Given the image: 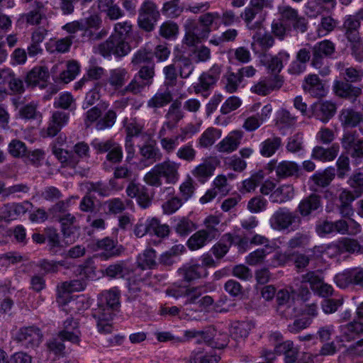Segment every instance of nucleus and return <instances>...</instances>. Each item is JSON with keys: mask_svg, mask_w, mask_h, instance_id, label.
<instances>
[{"mask_svg": "<svg viewBox=\"0 0 363 363\" xmlns=\"http://www.w3.org/2000/svg\"><path fill=\"white\" fill-rule=\"evenodd\" d=\"M338 241L342 253H354L361 252L362 247L357 240L348 238H342Z\"/></svg>", "mask_w": 363, "mask_h": 363, "instance_id": "62", "label": "nucleus"}, {"mask_svg": "<svg viewBox=\"0 0 363 363\" xmlns=\"http://www.w3.org/2000/svg\"><path fill=\"white\" fill-rule=\"evenodd\" d=\"M80 332L78 328V323L72 318H68L62 325V328L58 333V337L61 340H67L74 344H78L80 341Z\"/></svg>", "mask_w": 363, "mask_h": 363, "instance_id": "15", "label": "nucleus"}, {"mask_svg": "<svg viewBox=\"0 0 363 363\" xmlns=\"http://www.w3.org/2000/svg\"><path fill=\"white\" fill-rule=\"evenodd\" d=\"M159 17L160 13L155 3L149 0L145 1L139 10L140 27L147 31L152 30Z\"/></svg>", "mask_w": 363, "mask_h": 363, "instance_id": "7", "label": "nucleus"}, {"mask_svg": "<svg viewBox=\"0 0 363 363\" xmlns=\"http://www.w3.org/2000/svg\"><path fill=\"white\" fill-rule=\"evenodd\" d=\"M8 151L13 157H22L26 155L27 147L23 142L13 139L8 145Z\"/></svg>", "mask_w": 363, "mask_h": 363, "instance_id": "64", "label": "nucleus"}, {"mask_svg": "<svg viewBox=\"0 0 363 363\" xmlns=\"http://www.w3.org/2000/svg\"><path fill=\"white\" fill-rule=\"evenodd\" d=\"M157 255L155 250L145 249L137 257V266L143 270L154 269L157 267Z\"/></svg>", "mask_w": 363, "mask_h": 363, "instance_id": "35", "label": "nucleus"}, {"mask_svg": "<svg viewBox=\"0 0 363 363\" xmlns=\"http://www.w3.org/2000/svg\"><path fill=\"white\" fill-rule=\"evenodd\" d=\"M179 0H172L163 5L162 13L169 18H174L179 16L183 8L179 5Z\"/></svg>", "mask_w": 363, "mask_h": 363, "instance_id": "63", "label": "nucleus"}, {"mask_svg": "<svg viewBox=\"0 0 363 363\" xmlns=\"http://www.w3.org/2000/svg\"><path fill=\"white\" fill-rule=\"evenodd\" d=\"M289 60V54L286 51H281L273 57L265 56L263 61L269 70L274 73H278L282 69L284 64L288 62Z\"/></svg>", "mask_w": 363, "mask_h": 363, "instance_id": "31", "label": "nucleus"}, {"mask_svg": "<svg viewBox=\"0 0 363 363\" xmlns=\"http://www.w3.org/2000/svg\"><path fill=\"white\" fill-rule=\"evenodd\" d=\"M252 47L255 49V46L257 45L262 48V49H268L274 45V38L272 36L266 33L261 28H259L257 31L252 36Z\"/></svg>", "mask_w": 363, "mask_h": 363, "instance_id": "50", "label": "nucleus"}, {"mask_svg": "<svg viewBox=\"0 0 363 363\" xmlns=\"http://www.w3.org/2000/svg\"><path fill=\"white\" fill-rule=\"evenodd\" d=\"M30 205L29 202L4 204L0 208V218L6 220H15L25 214Z\"/></svg>", "mask_w": 363, "mask_h": 363, "instance_id": "14", "label": "nucleus"}, {"mask_svg": "<svg viewBox=\"0 0 363 363\" xmlns=\"http://www.w3.org/2000/svg\"><path fill=\"white\" fill-rule=\"evenodd\" d=\"M160 171L162 177L169 184H176L180 177L179 169L180 164L172 160H165L157 164Z\"/></svg>", "mask_w": 363, "mask_h": 363, "instance_id": "16", "label": "nucleus"}, {"mask_svg": "<svg viewBox=\"0 0 363 363\" xmlns=\"http://www.w3.org/2000/svg\"><path fill=\"white\" fill-rule=\"evenodd\" d=\"M340 121L343 127H355L362 121V115L352 109L342 110Z\"/></svg>", "mask_w": 363, "mask_h": 363, "instance_id": "47", "label": "nucleus"}, {"mask_svg": "<svg viewBox=\"0 0 363 363\" xmlns=\"http://www.w3.org/2000/svg\"><path fill=\"white\" fill-rule=\"evenodd\" d=\"M16 340L27 348L38 347L42 342L43 334L36 327L21 328L15 335Z\"/></svg>", "mask_w": 363, "mask_h": 363, "instance_id": "8", "label": "nucleus"}, {"mask_svg": "<svg viewBox=\"0 0 363 363\" xmlns=\"http://www.w3.org/2000/svg\"><path fill=\"white\" fill-rule=\"evenodd\" d=\"M220 221V217L217 215H208L204 218L203 223L205 228L202 230L211 240L216 239L219 236Z\"/></svg>", "mask_w": 363, "mask_h": 363, "instance_id": "38", "label": "nucleus"}, {"mask_svg": "<svg viewBox=\"0 0 363 363\" xmlns=\"http://www.w3.org/2000/svg\"><path fill=\"white\" fill-rule=\"evenodd\" d=\"M128 79L129 73L127 69L122 67L111 69L104 84L105 89L111 95L116 92L120 94Z\"/></svg>", "mask_w": 363, "mask_h": 363, "instance_id": "6", "label": "nucleus"}, {"mask_svg": "<svg viewBox=\"0 0 363 363\" xmlns=\"http://www.w3.org/2000/svg\"><path fill=\"white\" fill-rule=\"evenodd\" d=\"M339 145L333 144L329 148H324L321 146H316L312 152V157L322 162L333 161L339 152Z\"/></svg>", "mask_w": 363, "mask_h": 363, "instance_id": "32", "label": "nucleus"}, {"mask_svg": "<svg viewBox=\"0 0 363 363\" xmlns=\"http://www.w3.org/2000/svg\"><path fill=\"white\" fill-rule=\"evenodd\" d=\"M203 230H198L193 234L187 241V245L191 250H199L212 241Z\"/></svg>", "mask_w": 363, "mask_h": 363, "instance_id": "49", "label": "nucleus"}, {"mask_svg": "<svg viewBox=\"0 0 363 363\" xmlns=\"http://www.w3.org/2000/svg\"><path fill=\"white\" fill-rule=\"evenodd\" d=\"M35 7L29 12L22 15V19L30 25L35 26L41 23L42 20L45 18V6L42 2L35 1Z\"/></svg>", "mask_w": 363, "mask_h": 363, "instance_id": "39", "label": "nucleus"}, {"mask_svg": "<svg viewBox=\"0 0 363 363\" xmlns=\"http://www.w3.org/2000/svg\"><path fill=\"white\" fill-rule=\"evenodd\" d=\"M176 155L179 159L190 162L195 160L196 151L192 143H188L177 150Z\"/></svg>", "mask_w": 363, "mask_h": 363, "instance_id": "59", "label": "nucleus"}, {"mask_svg": "<svg viewBox=\"0 0 363 363\" xmlns=\"http://www.w3.org/2000/svg\"><path fill=\"white\" fill-rule=\"evenodd\" d=\"M337 68L344 79L350 83L360 82L363 79V69L361 67H345L342 62H338Z\"/></svg>", "mask_w": 363, "mask_h": 363, "instance_id": "33", "label": "nucleus"}, {"mask_svg": "<svg viewBox=\"0 0 363 363\" xmlns=\"http://www.w3.org/2000/svg\"><path fill=\"white\" fill-rule=\"evenodd\" d=\"M220 25V16L218 13H207L200 17V23L196 22V26H199L201 31L207 30L206 37L211 32V28H218Z\"/></svg>", "mask_w": 363, "mask_h": 363, "instance_id": "36", "label": "nucleus"}, {"mask_svg": "<svg viewBox=\"0 0 363 363\" xmlns=\"http://www.w3.org/2000/svg\"><path fill=\"white\" fill-rule=\"evenodd\" d=\"M53 153L65 167L74 169L76 174H83V172L78 167L79 160L75 155L61 148H55Z\"/></svg>", "mask_w": 363, "mask_h": 363, "instance_id": "28", "label": "nucleus"}, {"mask_svg": "<svg viewBox=\"0 0 363 363\" xmlns=\"http://www.w3.org/2000/svg\"><path fill=\"white\" fill-rule=\"evenodd\" d=\"M129 45L121 38L116 35H111L108 39L94 47L95 53H99L104 57H109L112 55L116 57H123L130 52Z\"/></svg>", "mask_w": 363, "mask_h": 363, "instance_id": "4", "label": "nucleus"}, {"mask_svg": "<svg viewBox=\"0 0 363 363\" xmlns=\"http://www.w3.org/2000/svg\"><path fill=\"white\" fill-rule=\"evenodd\" d=\"M335 105L330 101H320L313 105L314 116L323 123H327L335 113Z\"/></svg>", "mask_w": 363, "mask_h": 363, "instance_id": "26", "label": "nucleus"}, {"mask_svg": "<svg viewBox=\"0 0 363 363\" xmlns=\"http://www.w3.org/2000/svg\"><path fill=\"white\" fill-rule=\"evenodd\" d=\"M294 196V189L291 184H283L270 194L271 201L283 203L292 199Z\"/></svg>", "mask_w": 363, "mask_h": 363, "instance_id": "37", "label": "nucleus"}, {"mask_svg": "<svg viewBox=\"0 0 363 363\" xmlns=\"http://www.w3.org/2000/svg\"><path fill=\"white\" fill-rule=\"evenodd\" d=\"M172 99V91L168 88L160 89L147 101V107L156 111L169 104Z\"/></svg>", "mask_w": 363, "mask_h": 363, "instance_id": "24", "label": "nucleus"}, {"mask_svg": "<svg viewBox=\"0 0 363 363\" xmlns=\"http://www.w3.org/2000/svg\"><path fill=\"white\" fill-rule=\"evenodd\" d=\"M335 51L333 43L329 40H325L316 44L313 48L312 65L320 69L323 65L324 57L332 55Z\"/></svg>", "mask_w": 363, "mask_h": 363, "instance_id": "12", "label": "nucleus"}, {"mask_svg": "<svg viewBox=\"0 0 363 363\" xmlns=\"http://www.w3.org/2000/svg\"><path fill=\"white\" fill-rule=\"evenodd\" d=\"M79 72V65L75 61H69L67 64V69L60 74V79L65 83L73 80Z\"/></svg>", "mask_w": 363, "mask_h": 363, "instance_id": "61", "label": "nucleus"}, {"mask_svg": "<svg viewBox=\"0 0 363 363\" xmlns=\"http://www.w3.org/2000/svg\"><path fill=\"white\" fill-rule=\"evenodd\" d=\"M233 242V238L231 234L223 235L220 241L211 248L212 253L218 259L223 257L228 252Z\"/></svg>", "mask_w": 363, "mask_h": 363, "instance_id": "46", "label": "nucleus"}, {"mask_svg": "<svg viewBox=\"0 0 363 363\" xmlns=\"http://www.w3.org/2000/svg\"><path fill=\"white\" fill-rule=\"evenodd\" d=\"M69 118L67 113L56 111L52 114L46 130V135L49 137L55 136L60 130L65 126Z\"/></svg>", "mask_w": 363, "mask_h": 363, "instance_id": "18", "label": "nucleus"}, {"mask_svg": "<svg viewBox=\"0 0 363 363\" xmlns=\"http://www.w3.org/2000/svg\"><path fill=\"white\" fill-rule=\"evenodd\" d=\"M119 298L120 291L116 287L104 291L99 295L97 308L93 311V317L96 320L99 333L108 334L112 332L111 321L113 311L120 306Z\"/></svg>", "mask_w": 363, "mask_h": 363, "instance_id": "1", "label": "nucleus"}, {"mask_svg": "<svg viewBox=\"0 0 363 363\" xmlns=\"http://www.w3.org/2000/svg\"><path fill=\"white\" fill-rule=\"evenodd\" d=\"M61 224L62 231L64 235L69 236L74 229H76L77 219L75 216L71 213H65L59 218Z\"/></svg>", "mask_w": 363, "mask_h": 363, "instance_id": "58", "label": "nucleus"}, {"mask_svg": "<svg viewBox=\"0 0 363 363\" xmlns=\"http://www.w3.org/2000/svg\"><path fill=\"white\" fill-rule=\"evenodd\" d=\"M94 249L96 251H100V256L105 259L120 255V250L117 248L116 242L109 238L97 240Z\"/></svg>", "mask_w": 363, "mask_h": 363, "instance_id": "23", "label": "nucleus"}, {"mask_svg": "<svg viewBox=\"0 0 363 363\" xmlns=\"http://www.w3.org/2000/svg\"><path fill=\"white\" fill-rule=\"evenodd\" d=\"M224 88L228 93L235 92L242 82L238 72H228L223 77Z\"/></svg>", "mask_w": 363, "mask_h": 363, "instance_id": "56", "label": "nucleus"}, {"mask_svg": "<svg viewBox=\"0 0 363 363\" xmlns=\"http://www.w3.org/2000/svg\"><path fill=\"white\" fill-rule=\"evenodd\" d=\"M143 181L149 186L160 187L162 185V177L157 164H155L143 177Z\"/></svg>", "mask_w": 363, "mask_h": 363, "instance_id": "55", "label": "nucleus"}, {"mask_svg": "<svg viewBox=\"0 0 363 363\" xmlns=\"http://www.w3.org/2000/svg\"><path fill=\"white\" fill-rule=\"evenodd\" d=\"M282 86V82L278 77H270L260 79L251 87L253 93L266 96L274 90L279 89Z\"/></svg>", "mask_w": 363, "mask_h": 363, "instance_id": "19", "label": "nucleus"}, {"mask_svg": "<svg viewBox=\"0 0 363 363\" xmlns=\"http://www.w3.org/2000/svg\"><path fill=\"white\" fill-rule=\"evenodd\" d=\"M361 139L356 130L345 131L341 139L342 148L348 153Z\"/></svg>", "mask_w": 363, "mask_h": 363, "instance_id": "57", "label": "nucleus"}, {"mask_svg": "<svg viewBox=\"0 0 363 363\" xmlns=\"http://www.w3.org/2000/svg\"><path fill=\"white\" fill-rule=\"evenodd\" d=\"M302 88L305 93L313 97H323L326 94V89L316 74L307 75L302 84Z\"/></svg>", "mask_w": 363, "mask_h": 363, "instance_id": "13", "label": "nucleus"}, {"mask_svg": "<svg viewBox=\"0 0 363 363\" xmlns=\"http://www.w3.org/2000/svg\"><path fill=\"white\" fill-rule=\"evenodd\" d=\"M321 208L320 197L315 194H311L301 200L297 209L303 217H306Z\"/></svg>", "mask_w": 363, "mask_h": 363, "instance_id": "27", "label": "nucleus"}, {"mask_svg": "<svg viewBox=\"0 0 363 363\" xmlns=\"http://www.w3.org/2000/svg\"><path fill=\"white\" fill-rule=\"evenodd\" d=\"M148 234L155 235L158 238H165L169 233V228L167 224H161L156 218H148L147 219Z\"/></svg>", "mask_w": 363, "mask_h": 363, "instance_id": "48", "label": "nucleus"}, {"mask_svg": "<svg viewBox=\"0 0 363 363\" xmlns=\"http://www.w3.org/2000/svg\"><path fill=\"white\" fill-rule=\"evenodd\" d=\"M221 67L214 65L208 71L203 72L199 78V82L194 86L196 94L212 89L220 77Z\"/></svg>", "mask_w": 363, "mask_h": 363, "instance_id": "9", "label": "nucleus"}, {"mask_svg": "<svg viewBox=\"0 0 363 363\" xmlns=\"http://www.w3.org/2000/svg\"><path fill=\"white\" fill-rule=\"evenodd\" d=\"M315 230L320 237L333 233L354 236L361 233L362 227L352 218L339 219L335 221L325 220H320L316 223Z\"/></svg>", "mask_w": 363, "mask_h": 363, "instance_id": "2", "label": "nucleus"}, {"mask_svg": "<svg viewBox=\"0 0 363 363\" xmlns=\"http://www.w3.org/2000/svg\"><path fill=\"white\" fill-rule=\"evenodd\" d=\"M264 178L262 172L252 174L250 177L242 182L239 190L241 193H250L254 191Z\"/></svg>", "mask_w": 363, "mask_h": 363, "instance_id": "52", "label": "nucleus"}, {"mask_svg": "<svg viewBox=\"0 0 363 363\" xmlns=\"http://www.w3.org/2000/svg\"><path fill=\"white\" fill-rule=\"evenodd\" d=\"M242 137V131L233 130L216 145V148L218 152L221 153H231L238 149Z\"/></svg>", "mask_w": 363, "mask_h": 363, "instance_id": "11", "label": "nucleus"}, {"mask_svg": "<svg viewBox=\"0 0 363 363\" xmlns=\"http://www.w3.org/2000/svg\"><path fill=\"white\" fill-rule=\"evenodd\" d=\"M333 169H326L323 172H317L309 179L310 189L318 191L320 188L325 187L330 184L334 179Z\"/></svg>", "mask_w": 363, "mask_h": 363, "instance_id": "20", "label": "nucleus"}, {"mask_svg": "<svg viewBox=\"0 0 363 363\" xmlns=\"http://www.w3.org/2000/svg\"><path fill=\"white\" fill-rule=\"evenodd\" d=\"M179 271V274L189 281L207 275L206 269L200 264L184 266Z\"/></svg>", "mask_w": 363, "mask_h": 363, "instance_id": "44", "label": "nucleus"}, {"mask_svg": "<svg viewBox=\"0 0 363 363\" xmlns=\"http://www.w3.org/2000/svg\"><path fill=\"white\" fill-rule=\"evenodd\" d=\"M146 84L140 80L135 74L130 82L123 89L120 91V94L125 96L128 93L134 95L140 94L146 87Z\"/></svg>", "mask_w": 363, "mask_h": 363, "instance_id": "54", "label": "nucleus"}, {"mask_svg": "<svg viewBox=\"0 0 363 363\" xmlns=\"http://www.w3.org/2000/svg\"><path fill=\"white\" fill-rule=\"evenodd\" d=\"M334 281L341 289L350 286L363 288V269L361 267L346 269L335 276Z\"/></svg>", "mask_w": 363, "mask_h": 363, "instance_id": "5", "label": "nucleus"}, {"mask_svg": "<svg viewBox=\"0 0 363 363\" xmlns=\"http://www.w3.org/2000/svg\"><path fill=\"white\" fill-rule=\"evenodd\" d=\"M281 145V139L279 137L273 136L267 138L259 144V153L264 157H272L280 148Z\"/></svg>", "mask_w": 363, "mask_h": 363, "instance_id": "41", "label": "nucleus"}, {"mask_svg": "<svg viewBox=\"0 0 363 363\" xmlns=\"http://www.w3.org/2000/svg\"><path fill=\"white\" fill-rule=\"evenodd\" d=\"M72 36H67L60 39L50 38L45 43V49L50 53H65L69 50L72 44Z\"/></svg>", "mask_w": 363, "mask_h": 363, "instance_id": "30", "label": "nucleus"}, {"mask_svg": "<svg viewBox=\"0 0 363 363\" xmlns=\"http://www.w3.org/2000/svg\"><path fill=\"white\" fill-rule=\"evenodd\" d=\"M274 352L277 354H284L285 363H295L297 359L298 349L294 346L292 341L286 340L276 345Z\"/></svg>", "mask_w": 363, "mask_h": 363, "instance_id": "34", "label": "nucleus"}, {"mask_svg": "<svg viewBox=\"0 0 363 363\" xmlns=\"http://www.w3.org/2000/svg\"><path fill=\"white\" fill-rule=\"evenodd\" d=\"M86 284V279L84 277H82L79 279L62 283V284L58 286V289L64 293L79 292L84 291Z\"/></svg>", "mask_w": 363, "mask_h": 363, "instance_id": "51", "label": "nucleus"}, {"mask_svg": "<svg viewBox=\"0 0 363 363\" xmlns=\"http://www.w3.org/2000/svg\"><path fill=\"white\" fill-rule=\"evenodd\" d=\"M186 35L184 39V43L189 46H194L201 39L206 38L207 30L201 31L199 26H196V21L187 20L185 23Z\"/></svg>", "mask_w": 363, "mask_h": 363, "instance_id": "21", "label": "nucleus"}, {"mask_svg": "<svg viewBox=\"0 0 363 363\" xmlns=\"http://www.w3.org/2000/svg\"><path fill=\"white\" fill-rule=\"evenodd\" d=\"M139 153L141 159L138 162V167L140 169L147 167L160 161L162 157L160 149L155 145L147 144L140 147Z\"/></svg>", "mask_w": 363, "mask_h": 363, "instance_id": "10", "label": "nucleus"}, {"mask_svg": "<svg viewBox=\"0 0 363 363\" xmlns=\"http://www.w3.org/2000/svg\"><path fill=\"white\" fill-rule=\"evenodd\" d=\"M50 78L49 70L46 67L38 66L33 67L27 74L26 82L32 86H45V83Z\"/></svg>", "mask_w": 363, "mask_h": 363, "instance_id": "22", "label": "nucleus"}, {"mask_svg": "<svg viewBox=\"0 0 363 363\" xmlns=\"http://www.w3.org/2000/svg\"><path fill=\"white\" fill-rule=\"evenodd\" d=\"M268 167L270 171L275 170L276 174L279 179L292 177L299 170L296 163L287 160L281 161L278 164L272 161L268 164Z\"/></svg>", "mask_w": 363, "mask_h": 363, "instance_id": "17", "label": "nucleus"}, {"mask_svg": "<svg viewBox=\"0 0 363 363\" xmlns=\"http://www.w3.org/2000/svg\"><path fill=\"white\" fill-rule=\"evenodd\" d=\"M215 166L209 160H206L197 165L192 171V175L201 182H205L213 174Z\"/></svg>", "mask_w": 363, "mask_h": 363, "instance_id": "42", "label": "nucleus"}, {"mask_svg": "<svg viewBox=\"0 0 363 363\" xmlns=\"http://www.w3.org/2000/svg\"><path fill=\"white\" fill-rule=\"evenodd\" d=\"M333 89L335 94L342 98L356 99L362 94L360 87L354 86L347 81H335Z\"/></svg>", "mask_w": 363, "mask_h": 363, "instance_id": "25", "label": "nucleus"}, {"mask_svg": "<svg viewBox=\"0 0 363 363\" xmlns=\"http://www.w3.org/2000/svg\"><path fill=\"white\" fill-rule=\"evenodd\" d=\"M252 328L253 325L249 322L234 323L230 329V337L236 342H241L248 336Z\"/></svg>", "mask_w": 363, "mask_h": 363, "instance_id": "43", "label": "nucleus"}, {"mask_svg": "<svg viewBox=\"0 0 363 363\" xmlns=\"http://www.w3.org/2000/svg\"><path fill=\"white\" fill-rule=\"evenodd\" d=\"M221 130L213 127L207 128L198 140V146L201 147H208L221 137Z\"/></svg>", "mask_w": 363, "mask_h": 363, "instance_id": "45", "label": "nucleus"}, {"mask_svg": "<svg viewBox=\"0 0 363 363\" xmlns=\"http://www.w3.org/2000/svg\"><path fill=\"white\" fill-rule=\"evenodd\" d=\"M129 272L128 268L123 262H116L105 269V274L111 278H123Z\"/></svg>", "mask_w": 363, "mask_h": 363, "instance_id": "53", "label": "nucleus"}, {"mask_svg": "<svg viewBox=\"0 0 363 363\" xmlns=\"http://www.w3.org/2000/svg\"><path fill=\"white\" fill-rule=\"evenodd\" d=\"M341 330L347 340H350L362 333L363 324L359 322H352L342 326Z\"/></svg>", "mask_w": 363, "mask_h": 363, "instance_id": "60", "label": "nucleus"}, {"mask_svg": "<svg viewBox=\"0 0 363 363\" xmlns=\"http://www.w3.org/2000/svg\"><path fill=\"white\" fill-rule=\"evenodd\" d=\"M241 18L246 23V26L250 30L260 28L262 22L264 20L262 13L249 6L241 13Z\"/></svg>", "mask_w": 363, "mask_h": 363, "instance_id": "29", "label": "nucleus"}, {"mask_svg": "<svg viewBox=\"0 0 363 363\" xmlns=\"http://www.w3.org/2000/svg\"><path fill=\"white\" fill-rule=\"evenodd\" d=\"M165 125L169 129H172L173 128V125H172L169 122H167L164 124L163 127L162 128L159 133L160 137V143L162 150L167 154H172L176 150L177 147L179 146V139L177 138V136H175L174 138L162 137L165 133Z\"/></svg>", "mask_w": 363, "mask_h": 363, "instance_id": "40", "label": "nucleus"}, {"mask_svg": "<svg viewBox=\"0 0 363 363\" xmlns=\"http://www.w3.org/2000/svg\"><path fill=\"white\" fill-rule=\"evenodd\" d=\"M301 222V218L290 209L280 207L275 211L269 219L270 227L275 230L284 231L291 228L295 230Z\"/></svg>", "mask_w": 363, "mask_h": 363, "instance_id": "3", "label": "nucleus"}]
</instances>
